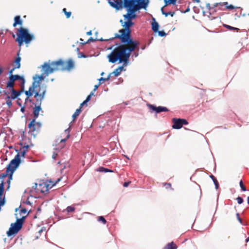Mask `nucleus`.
Wrapping results in <instances>:
<instances>
[{
	"label": "nucleus",
	"mask_w": 249,
	"mask_h": 249,
	"mask_svg": "<svg viewBox=\"0 0 249 249\" xmlns=\"http://www.w3.org/2000/svg\"><path fill=\"white\" fill-rule=\"evenodd\" d=\"M34 81L32 83V86L29 88V89L31 90H32V91L33 92H34V93H35V92L37 91V90H36L35 89L37 88V87L38 86V84L39 83H37V82L36 80V78L34 77Z\"/></svg>",
	"instance_id": "obj_25"
},
{
	"label": "nucleus",
	"mask_w": 249,
	"mask_h": 249,
	"mask_svg": "<svg viewBox=\"0 0 249 249\" xmlns=\"http://www.w3.org/2000/svg\"><path fill=\"white\" fill-rule=\"evenodd\" d=\"M66 210L68 213L73 212L74 211L75 208L73 206H70L67 207Z\"/></svg>",
	"instance_id": "obj_43"
},
{
	"label": "nucleus",
	"mask_w": 249,
	"mask_h": 249,
	"mask_svg": "<svg viewBox=\"0 0 249 249\" xmlns=\"http://www.w3.org/2000/svg\"><path fill=\"white\" fill-rule=\"evenodd\" d=\"M112 37H111V38H109L108 39H103V38H101L100 39H96V40H99V41H109V40H113L114 39V38H112Z\"/></svg>",
	"instance_id": "obj_52"
},
{
	"label": "nucleus",
	"mask_w": 249,
	"mask_h": 249,
	"mask_svg": "<svg viewBox=\"0 0 249 249\" xmlns=\"http://www.w3.org/2000/svg\"><path fill=\"white\" fill-rule=\"evenodd\" d=\"M29 197L27 198V199L26 200L25 202H23V203H26V204L27 205H32V203L29 200Z\"/></svg>",
	"instance_id": "obj_60"
},
{
	"label": "nucleus",
	"mask_w": 249,
	"mask_h": 249,
	"mask_svg": "<svg viewBox=\"0 0 249 249\" xmlns=\"http://www.w3.org/2000/svg\"><path fill=\"white\" fill-rule=\"evenodd\" d=\"M210 177L212 179V180H213V181L214 182V185L215 186V188L216 189H218L219 184H218V182L216 178L213 175H211Z\"/></svg>",
	"instance_id": "obj_34"
},
{
	"label": "nucleus",
	"mask_w": 249,
	"mask_h": 249,
	"mask_svg": "<svg viewBox=\"0 0 249 249\" xmlns=\"http://www.w3.org/2000/svg\"><path fill=\"white\" fill-rule=\"evenodd\" d=\"M172 123L173 124L172 128L175 129H178L181 128L183 125L187 124V120L174 118L172 119Z\"/></svg>",
	"instance_id": "obj_13"
},
{
	"label": "nucleus",
	"mask_w": 249,
	"mask_h": 249,
	"mask_svg": "<svg viewBox=\"0 0 249 249\" xmlns=\"http://www.w3.org/2000/svg\"><path fill=\"white\" fill-rule=\"evenodd\" d=\"M41 126V124L40 122H36V120L33 119L28 124V128H29V133L35 136L34 133L36 131L39 130Z\"/></svg>",
	"instance_id": "obj_11"
},
{
	"label": "nucleus",
	"mask_w": 249,
	"mask_h": 249,
	"mask_svg": "<svg viewBox=\"0 0 249 249\" xmlns=\"http://www.w3.org/2000/svg\"><path fill=\"white\" fill-rule=\"evenodd\" d=\"M93 94H94V93H93V92H91L89 94V95L87 96V98H86V100L88 102H89L90 100V99H91V98L92 96V95H93Z\"/></svg>",
	"instance_id": "obj_51"
},
{
	"label": "nucleus",
	"mask_w": 249,
	"mask_h": 249,
	"mask_svg": "<svg viewBox=\"0 0 249 249\" xmlns=\"http://www.w3.org/2000/svg\"><path fill=\"white\" fill-rule=\"evenodd\" d=\"M19 79H16V80H21L22 81V83H21V90H23V92L24 91V84H25V79L24 78V77L23 76H19Z\"/></svg>",
	"instance_id": "obj_33"
},
{
	"label": "nucleus",
	"mask_w": 249,
	"mask_h": 249,
	"mask_svg": "<svg viewBox=\"0 0 249 249\" xmlns=\"http://www.w3.org/2000/svg\"><path fill=\"white\" fill-rule=\"evenodd\" d=\"M19 77L18 75H12L11 74L9 76V81L7 83V87L9 89L10 91L11 92V98L12 100L16 99L18 98V97L21 95V94L23 92V90H20L19 91H17L14 88V86L15 84V81L16 79H19Z\"/></svg>",
	"instance_id": "obj_4"
},
{
	"label": "nucleus",
	"mask_w": 249,
	"mask_h": 249,
	"mask_svg": "<svg viewBox=\"0 0 249 249\" xmlns=\"http://www.w3.org/2000/svg\"><path fill=\"white\" fill-rule=\"evenodd\" d=\"M88 103V102L85 100L84 101H83L81 104H80V106L79 107V108H80L81 109L82 107L85 105H86L87 103Z\"/></svg>",
	"instance_id": "obj_58"
},
{
	"label": "nucleus",
	"mask_w": 249,
	"mask_h": 249,
	"mask_svg": "<svg viewBox=\"0 0 249 249\" xmlns=\"http://www.w3.org/2000/svg\"><path fill=\"white\" fill-rule=\"evenodd\" d=\"M129 184H130V182H125L124 183L123 186H124V187H127V186L129 185Z\"/></svg>",
	"instance_id": "obj_64"
},
{
	"label": "nucleus",
	"mask_w": 249,
	"mask_h": 249,
	"mask_svg": "<svg viewBox=\"0 0 249 249\" xmlns=\"http://www.w3.org/2000/svg\"><path fill=\"white\" fill-rule=\"evenodd\" d=\"M236 200L237 201V202L239 204H242L243 202V199L240 197V196H238L237 198H236Z\"/></svg>",
	"instance_id": "obj_49"
},
{
	"label": "nucleus",
	"mask_w": 249,
	"mask_h": 249,
	"mask_svg": "<svg viewBox=\"0 0 249 249\" xmlns=\"http://www.w3.org/2000/svg\"><path fill=\"white\" fill-rule=\"evenodd\" d=\"M208 224H206L204 221H202L198 224H196L194 222L192 224V228L196 231L202 232L208 229Z\"/></svg>",
	"instance_id": "obj_14"
},
{
	"label": "nucleus",
	"mask_w": 249,
	"mask_h": 249,
	"mask_svg": "<svg viewBox=\"0 0 249 249\" xmlns=\"http://www.w3.org/2000/svg\"><path fill=\"white\" fill-rule=\"evenodd\" d=\"M124 8L135 13L142 9L135 0H124Z\"/></svg>",
	"instance_id": "obj_9"
},
{
	"label": "nucleus",
	"mask_w": 249,
	"mask_h": 249,
	"mask_svg": "<svg viewBox=\"0 0 249 249\" xmlns=\"http://www.w3.org/2000/svg\"><path fill=\"white\" fill-rule=\"evenodd\" d=\"M121 42L124 45V48L126 49V53L128 54L129 58L131 53L133 52L138 47L139 42L136 40H133L132 37L123 38L120 39Z\"/></svg>",
	"instance_id": "obj_3"
},
{
	"label": "nucleus",
	"mask_w": 249,
	"mask_h": 249,
	"mask_svg": "<svg viewBox=\"0 0 249 249\" xmlns=\"http://www.w3.org/2000/svg\"><path fill=\"white\" fill-rule=\"evenodd\" d=\"M124 70H125L124 68V65H123V66H119V67H118L111 73L113 74L115 76H118L120 74L121 72L122 71H124Z\"/></svg>",
	"instance_id": "obj_23"
},
{
	"label": "nucleus",
	"mask_w": 249,
	"mask_h": 249,
	"mask_svg": "<svg viewBox=\"0 0 249 249\" xmlns=\"http://www.w3.org/2000/svg\"><path fill=\"white\" fill-rule=\"evenodd\" d=\"M164 186L166 187V189L171 188V184L170 183H164Z\"/></svg>",
	"instance_id": "obj_54"
},
{
	"label": "nucleus",
	"mask_w": 249,
	"mask_h": 249,
	"mask_svg": "<svg viewBox=\"0 0 249 249\" xmlns=\"http://www.w3.org/2000/svg\"><path fill=\"white\" fill-rule=\"evenodd\" d=\"M27 152L26 150H23L21 152V156L24 157Z\"/></svg>",
	"instance_id": "obj_57"
},
{
	"label": "nucleus",
	"mask_w": 249,
	"mask_h": 249,
	"mask_svg": "<svg viewBox=\"0 0 249 249\" xmlns=\"http://www.w3.org/2000/svg\"><path fill=\"white\" fill-rule=\"evenodd\" d=\"M100 84V83H99L98 85H96L94 86V89H93V90L92 92H94V91H95L97 89H98Z\"/></svg>",
	"instance_id": "obj_62"
},
{
	"label": "nucleus",
	"mask_w": 249,
	"mask_h": 249,
	"mask_svg": "<svg viewBox=\"0 0 249 249\" xmlns=\"http://www.w3.org/2000/svg\"><path fill=\"white\" fill-rule=\"evenodd\" d=\"M142 9L146 10L149 2V0H135Z\"/></svg>",
	"instance_id": "obj_21"
},
{
	"label": "nucleus",
	"mask_w": 249,
	"mask_h": 249,
	"mask_svg": "<svg viewBox=\"0 0 249 249\" xmlns=\"http://www.w3.org/2000/svg\"><path fill=\"white\" fill-rule=\"evenodd\" d=\"M10 170L6 167V172L0 175V178H3L8 176Z\"/></svg>",
	"instance_id": "obj_37"
},
{
	"label": "nucleus",
	"mask_w": 249,
	"mask_h": 249,
	"mask_svg": "<svg viewBox=\"0 0 249 249\" xmlns=\"http://www.w3.org/2000/svg\"><path fill=\"white\" fill-rule=\"evenodd\" d=\"M6 103L9 107H10L12 106V103L11 98L10 96H7V97L6 98Z\"/></svg>",
	"instance_id": "obj_38"
},
{
	"label": "nucleus",
	"mask_w": 249,
	"mask_h": 249,
	"mask_svg": "<svg viewBox=\"0 0 249 249\" xmlns=\"http://www.w3.org/2000/svg\"><path fill=\"white\" fill-rule=\"evenodd\" d=\"M120 22L122 23V26L124 29L120 30L119 32L120 34H116L114 37H112V38L122 39L123 38L131 37V27L127 21L125 20L124 22H123V20L121 19Z\"/></svg>",
	"instance_id": "obj_6"
},
{
	"label": "nucleus",
	"mask_w": 249,
	"mask_h": 249,
	"mask_svg": "<svg viewBox=\"0 0 249 249\" xmlns=\"http://www.w3.org/2000/svg\"><path fill=\"white\" fill-rule=\"evenodd\" d=\"M20 213H27V210L25 208H22L20 210Z\"/></svg>",
	"instance_id": "obj_61"
},
{
	"label": "nucleus",
	"mask_w": 249,
	"mask_h": 249,
	"mask_svg": "<svg viewBox=\"0 0 249 249\" xmlns=\"http://www.w3.org/2000/svg\"><path fill=\"white\" fill-rule=\"evenodd\" d=\"M163 15H164L166 17L169 15L173 17L175 15V12H163Z\"/></svg>",
	"instance_id": "obj_42"
},
{
	"label": "nucleus",
	"mask_w": 249,
	"mask_h": 249,
	"mask_svg": "<svg viewBox=\"0 0 249 249\" xmlns=\"http://www.w3.org/2000/svg\"><path fill=\"white\" fill-rule=\"evenodd\" d=\"M17 57H16L15 61H14V63H15V68H17V69H19L20 67V60H21V58L19 56V53H18L17 54Z\"/></svg>",
	"instance_id": "obj_27"
},
{
	"label": "nucleus",
	"mask_w": 249,
	"mask_h": 249,
	"mask_svg": "<svg viewBox=\"0 0 249 249\" xmlns=\"http://www.w3.org/2000/svg\"><path fill=\"white\" fill-rule=\"evenodd\" d=\"M70 131H71V126H69V127L68 128H67V129H66L65 130V133L67 134V139H69L70 136Z\"/></svg>",
	"instance_id": "obj_48"
},
{
	"label": "nucleus",
	"mask_w": 249,
	"mask_h": 249,
	"mask_svg": "<svg viewBox=\"0 0 249 249\" xmlns=\"http://www.w3.org/2000/svg\"><path fill=\"white\" fill-rule=\"evenodd\" d=\"M65 64V62L61 59L58 61H53L51 63V65L53 66H60V68L57 69L61 71H64L65 70H69L74 67V63L72 60H69L68 61L67 66L65 67L64 66Z\"/></svg>",
	"instance_id": "obj_8"
},
{
	"label": "nucleus",
	"mask_w": 249,
	"mask_h": 249,
	"mask_svg": "<svg viewBox=\"0 0 249 249\" xmlns=\"http://www.w3.org/2000/svg\"><path fill=\"white\" fill-rule=\"evenodd\" d=\"M47 76V75H46L45 73L44 72V73H42L41 75H37V78H38V80H36L37 83H39V82L42 81V80H43L45 78V77Z\"/></svg>",
	"instance_id": "obj_32"
},
{
	"label": "nucleus",
	"mask_w": 249,
	"mask_h": 249,
	"mask_svg": "<svg viewBox=\"0 0 249 249\" xmlns=\"http://www.w3.org/2000/svg\"><path fill=\"white\" fill-rule=\"evenodd\" d=\"M108 2L112 7L114 8L117 10H120L122 7L124 8V0H116V1L108 0Z\"/></svg>",
	"instance_id": "obj_15"
},
{
	"label": "nucleus",
	"mask_w": 249,
	"mask_h": 249,
	"mask_svg": "<svg viewBox=\"0 0 249 249\" xmlns=\"http://www.w3.org/2000/svg\"><path fill=\"white\" fill-rule=\"evenodd\" d=\"M29 214V213L25 216L20 218H17L16 222L15 223H12L9 230L7 231V235L8 237L14 235L18 233L22 227L24 220Z\"/></svg>",
	"instance_id": "obj_5"
},
{
	"label": "nucleus",
	"mask_w": 249,
	"mask_h": 249,
	"mask_svg": "<svg viewBox=\"0 0 249 249\" xmlns=\"http://www.w3.org/2000/svg\"><path fill=\"white\" fill-rule=\"evenodd\" d=\"M97 171L99 172H105V173L113 172L112 170L109 169L108 168H104L103 167H99Z\"/></svg>",
	"instance_id": "obj_30"
},
{
	"label": "nucleus",
	"mask_w": 249,
	"mask_h": 249,
	"mask_svg": "<svg viewBox=\"0 0 249 249\" xmlns=\"http://www.w3.org/2000/svg\"><path fill=\"white\" fill-rule=\"evenodd\" d=\"M24 93L27 96V97H30L33 95V94L34 93V92H33L32 90H31L30 89H29V90L27 91H25Z\"/></svg>",
	"instance_id": "obj_39"
},
{
	"label": "nucleus",
	"mask_w": 249,
	"mask_h": 249,
	"mask_svg": "<svg viewBox=\"0 0 249 249\" xmlns=\"http://www.w3.org/2000/svg\"><path fill=\"white\" fill-rule=\"evenodd\" d=\"M4 183L3 180L0 183V198H3L4 196Z\"/></svg>",
	"instance_id": "obj_28"
},
{
	"label": "nucleus",
	"mask_w": 249,
	"mask_h": 249,
	"mask_svg": "<svg viewBox=\"0 0 249 249\" xmlns=\"http://www.w3.org/2000/svg\"><path fill=\"white\" fill-rule=\"evenodd\" d=\"M20 161V155L18 153L16 155L14 159L11 160L10 163L7 166V168H9L10 170L15 171L16 168L19 166Z\"/></svg>",
	"instance_id": "obj_12"
},
{
	"label": "nucleus",
	"mask_w": 249,
	"mask_h": 249,
	"mask_svg": "<svg viewBox=\"0 0 249 249\" xmlns=\"http://www.w3.org/2000/svg\"><path fill=\"white\" fill-rule=\"evenodd\" d=\"M57 156V154L55 152H53V154L52 155V158L53 159V160H55Z\"/></svg>",
	"instance_id": "obj_63"
},
{
	"label": "nucleus",
	"mask_w": 249,
	"mask_h": 249,
	"mask_svg": "<svg viewBox=\"0 0 249 249\" xmlns=\"http://www.w3.org/2000/svg\"><path fill=\"white\" fill-rule=\"evenodd\" d=\"M81 109L80 108H79L78 109H77L76 110V111H75V112L74 113V114L72 115V119H73V121H74L75 119V118L78 116H79V115L80 114V112H81Z\"/></svg>",
	"instance_id": "obj_31"
},
{
	"label": "nucleus",
	"mask_w": 249,
	"mask_h": 249,
	"mask_svg": "<svg viewBox=\"0 0 249 249\" xmlns=\"http://www.w3.org/2000/svg\"><path fill=\"white\" fill-rule=\"evenodd\" d=\"M22 21L20 18L19 16H17L14 18V22L13 23V26L15 27L17 25H21Z\"/></svg>",
	"instance_id": "obj_24"
},
{
	"label": "nucleus",
	"mask_w": 249,
	"mask_h": 249,
	"mask_svg": "<svg viewBox=\"0 0 249 249\" xmlns=\"http://www.w3.org/2000/svg\"><path fill=\"white\" fill-rule=\"evenodd\" d=\"M18 33L16 41L18 42V45L21 46L23 42L28 44L34 38V35L30 34L27 29L20 27L18 29Z\"/></svg>",
	"instance_id": "obj_2"
},
{
	"label": "nucleus",
	"mask_w": 249,
	"mask_h": 249,
	"mask_svg": "<svg viewBox=\"0 0 249 249\" xmlns=\"http://www.w3.org/2000/svg\"><path fill=\"white\" fill-rule=\"evenodd\" d=\"M124 19V20L127 21V22H128V23L131 27L134 25V23L132 21V19Z\"/></svg>",
	"instance_id": "obj_50"
},
{
	"label": "nucleus",
	"mask_w": 249,
	"mask_h": 249,
	"mask_svg": "<svg viewBox=\"0 0 249 249\" xmlns=\"http://www.w3.org/2000/svg\"><path fill=\"white\" fill-rule=\"evenodd\" d=\"M239 184H240V186L241 187V190L242 191H246L247 190L246 186L244 185L243 182V181L242 180H240V181L239 182Z\"/></svg>",
	"instance_id": "obj_45"
},
{
	"label": "nucleus",
	"mask_w": 249,
	"mask_h": 249,
	"mask_svg": "<svg viewBox=\"0 0 249 249\" xmlns=\"http://www.w3.org/2000/svg\"><path fill=\"white\" fill-rule=\"evenodd\" d=\"M157 33H158V35L161 37L165 36H166V34L163 30L160 31L158 30V32Z\"/></svg>",
	"instance_id": "obj_46"
},
{
	"label": "nucleus",
	"mask_w": 249,
	"mask_h": 249,
	"mask_svg": "<svg viewBox=\"0 0 249 249\" xmlns=\"http://www.w3.org/2000/svg\"><path fill=\"white\" fill-rule=\"evenodd\" d=\"M17 104L18 106H19V107H21L22 106V103H21V100L20 98H17Z\"/></svg>",
	"instance_id": "obj_53"
},
{
	"label": "nucleus",
	"mask_w": 249,
	"mask_h": 249,
	"mask_svg": "<svg viewBox=\"0 0 249 249\" xmlns=\"http://www.w3.org/2000/svg\"><path fill=\"white\" fill-rule=\"evenodd\" d=\"M214 7H218L219 9L225 10L226 9L232 10L235 7L232 5H229L227 2L215 3L213 5Z\"/></svg>",
	"instance_id": "obj_16"
},
{
	"label": "nucleus",
	"mask_w": 249,
	"mask_h": 249,
	"mask_svg": "<svg viewBox=\"0 0 249 249\" xmlns=\"http://www.w3.org/2000/svg\"><path fill=\"white\" fill-rule=\"evenodd\" d=\"M59 67V66H56V68H53L50 67L49 64L47 63H45L44 65L42 66V69H45L44 73L47 76H48L49 73L53 72L54 70H58L57 69L60 68Z\"/></svg>",
	"instance_id": "obj_18"
},
{
	"label": "nucleus",
	"mask_w": 249,
	"mask_h": 249,
	"mask_svg": "<svg viewBox=\"0 0 249 249\" xmlns=\"http://www.w3.org/2000/svg\"><path fill=\"white\" fill-rule=\"evenodd\" d=\"M10 182H11V181H10V180H7V184H8V185H7V187L6 189L7 191V190H9V189L10 188Z\"/></svg>",
	"instance_id": "obj_59"
},
{
	"label": "nucleus",
	"mask_w": 249,
	"mask_h": 249,
	"mask_svg": "<svg viewBox=\"0 0 249 249\" xmlns=\"http://www.w3.org/2000/svg\"><path fill=\"white\" fill-rule=\"evenodd\" d=\"M25 104L27 102H29L30 103H33V100L31 99H30L29 97H26V99H25Z\"/></svg>",
	"instance_id": "obj_56"
},
{
	"label": "nucleus",
	"mask_w": 249,
	"mask_h": 249,
	"mask_svg": "<svg viewBox=\"0 0 249 249\" xmlns=\"http://www.w3.org/2000/svg\"><path fill=\"white\" fill-rule=\"evenodd\" d=\"M63 12L65 14L67 18H69L71 17V12H67L66 11V9L65 8L63 9Z\"/></svg>",
	"instance_id": "obj_41"
},
{
	"label": "nucleus",
	"mask_w": 249,
	"mask_h": 249,
	"mask_svg": "<svg viewBox=\"0 0 249 249\" xmlns=\"http://www.w3.org/2000/svg\"><path fill=\"white\" fill-rule=\"evenodd\" d=\"M60 180L61 178H58L54 183L52 184L51 186H50V185L47 184L46 182H42L41 183H39L38 185L37 183H35V190H36V192H40L42 193H45L48 192L49 189H51L52 187L56 185L57 183L60 181Z\"/></svg>",
	"instance_id": "obj_7"
},
{
	"label": "nucleus",
	"mask_w": 249,
	"mask_h": 249,
	"mask_svg": "<svg viewBox=\"0 0 249 249\" xmlns=\"http://www.w3.org/2000/svg\"><path fill=\"white\" fill-rule=\"evenodd\" d=\"M15 170H10L9 175H8V180H11L12 179V176Z\"/></svg>",
	"instance_id": "obj_47"
},
{
	"label": "nucleus",
	"mask_w": 249,
	"mask_h": 249,
	"mask_svg": "<svg viewBox=\"0 0 249 249\" xmlns=\"http://www.w3.org/2000/svg\"><path fill=\"white\" fill-rule=\"evenodd\" d=\"M46 92V86L44 87H40L39 86V89L37 91L35 92V98H36V102L37 103H40L44 99L45 97V95Z\"/></svg>",
	"instance_id": "obj_10"
},
{
	"label": "nucleus",
	"mask_w": 249,
	"mask_h": 249,
	"mask_svg": "<svg viewBox=\"0 0 249 249\" xmlns=\"http://www.w3.org/2000/svg\"><path fill=\"white\" fill-rule=\"evenodd\" d=\"M126 51V49L124 48V45L119 44L107 55L108 61L112 63H115L119 61V63H123L124 66H126L129 62V58Z\"/></svg>",
	"instance_id": "obj_1"
},
{
	"label": "nucleus",
	"mask_w": 249,
	"mask_h": 249,
	"mask_svg": "<svg viewBox=\"0 0 249 249\" xmlns=\"http://www.w3.org/2000/svg\"><path fill=\"white\" fill-rule=\"evenodd\" d=\"M127 13L124 15V19H134L136 18L137 15L135 12H132L129 10H126Z\"/></svg>",
	"instance_id": "obj_20"
},
{
	"label": "nucleus",
	"mask_w": 249,
	"mask_h": 249,
	"mask_svg": "<svg viewBox=\"0 0 249 249\" xmlns=\"http://www.w3.org/2000/svg\"><path fill=\"white\" fill-rule=\"evenodd\" d=\"M164 2V7H166L169 5H175L177 0H163Z\"/></svg>",
	"instance_id": "obj_29"
},
{
	"label": "nucleus",
	"mask_w": 249,
	"mask_h": 249,
	"mask_svg": "<svg viewBox=\"0 0 249 249\" xmlns=\"http://www.w3.org/2000/svg\"><path fill=\"white\" fill-rule=\"evenodd\" d=\"M148 107L150 109H152L153 111H155L157 113L169 111L168 108L165 107L159 106L157 107L151 104H148Z\"/></svg>",
	"instance_id": "obj_17"
},
{
	"label": "nucleus",
	"mask_w": 249,
	"mask_h": 249,
	"mask_svg": "<svg viewBox=\"0 0 249 249\" xmlns=\"http://www.w3.org/2000/svg\"><path fill=\"white\" fill-rule=\"evenodd\" d=\"M112 74V73H110L107 78H104V77H101L100 78H99L98 80L100 82V83L101 82V81H108L109 79H110V76Z\"/></svg>",
	"instance_id": "obj_40"
},
{
	"label": "nucleus",
	"mask_w": 249,
	"mask_h": 249,
	"mask_svg": "<svg viewBox=\"0 0 249 249\" xmlns=\"http://www.w3.org/2000/svg\"><path fill=\"white\" fill-rule=\"evenodd\" d=\"M36 105H37V106H36L33 108L34 118L33 119H35L36 120L38 117L39 111L41 110V104L40 103L36 102Z\"/></svg>",
	"instance_id": "obj_19"
},
{
	"label": "nucleus",
	"mask_w": 249,
	"mask_h": 249,
	"mask_svg": "<svg viewBox=\"0 0 249 249\" xmlns=\"http://www.w3.org/2000/svg\"><path fill=\"white\" fill-rule=\"evenodd\" d=\"M224 26L230 30L236 31V32H238L239 30V28L233 27L228 25H224Z\"/></svg>",
	"instance_id": "obj_36"
},
{
	"label": "nucleus",
	"mask_w": 249,
	"mask_h": 249,
	"mask_svg": "<svg viewBox=\"0 0 249 249\" xmlns=\"http://www.w3.org/2000/svg\"><path fill=\"white\" fill-rule=\"evenodd\" d=\"M177 246L174 242L168 243L162 249H177Z\"/></svg>",
	"instance_id": "obj_26"
},
{
	"label": "nucleus",
	"mask_w": 249,
	"mask_h": 249,
	"mask_svg": "<svg viewBox=\"0 0 249 249\" xmlns=\"http://www.w3.org/2000/svg\"><path fill=\"white\" fill-rule=\"evenodd\" d=\"M98 221H101L104 224H105L107 222L106 219L102 216H99L98 218Z\"/></svg>",
	"instance_id": "obj_44"
},
{
	"label": "nucleus",
	"mask_w": 249,
	"mask_h": 249,
	"mask_svg": "<svg viewBox=\"0 0 249 249\" xmlns=\"http://www.w3.org/2000/svg\"><path fill=\"white\" fill-rule=\"evenodd\" d=\"M96 40V39H93L92 37H90L88 40V41L85 42V43H84L83 44H85L86 43H87L88 42H93V41H94Z\"/></svg>",
	"instance_id": "obj_55"
},
{
	"label": "nucleus",
	"mask_w": 249,
	"mask_h": 249,
	"mask_svg": "<svg viewBox=\"0 0 249 249\" xmlns=\"http://www.w3.org/2000/svg\"><path fill=\"white\" fill-rule=\"evenodd\" d=\"M76 51L77 52V55H78V58H87V55H86L84 53L80 52L79 51V48H77Z\"/></svg>",
	"instance_id": "obj_35"
},
{
	"label": "nucleus",
	"mask_w": 249,
	"mask_h": 249,
	"mask_svg": "<svg viewBox=\"0 0 249 249\" xmlns=\"http://www.w3.org/2000/svg\"><path fill=\"white\" fill-rule=\"evenodd\" d=\"M153 21L151 23L152 30L154 33H157L159 28V23L156 21L155 19H153Z\"/></svg>",
	"instance_id": "obj_22"
}]
</instances>
